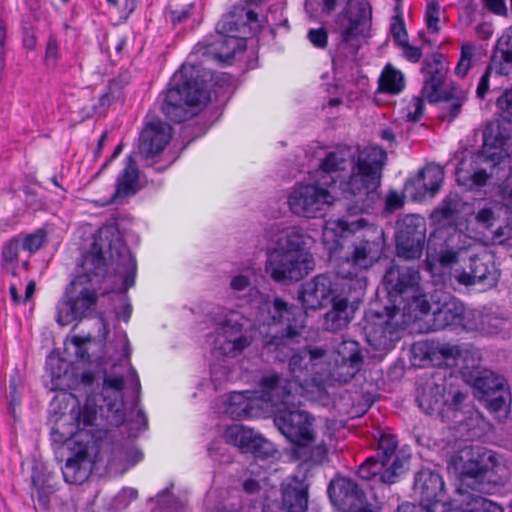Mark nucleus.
<instances>
[{
	"label": "nucleus",
	"mask_w": 512,
	"mask_h": 512,
	"mask_svg": "<svg viewBox=\"0 0 512 512\" xmlns=\"http://www.w3.org/2000/svg\"><path fill=\"white\" fill-rule=\"evenodd\" d=\"M425 104L422 98L414 97L409 106L408 112L406 113V119L409 122H417L421 119L424 113Z\"/></svg>",
	"instance_id": "obj_53"
},
{
	"label": "nucleus",
	"mask_w": 512,
	"mask_h": 512,
	"mask_svg": "<svg viewBox=\"0 0 512 512\" xmlns=\"http://www.w3.org/2000/svg\"><path fill=\"white\" fill-rule=\"evenodd\" d=\"M46 241V232L42 229L34 233L26 235L21 239L22 249L28 251L30 254L37 252Z\"/></svg>",
	"instance_id": "obj_46"
},
{
	"label": "nucleus",
	"mask_w": 512,
	"mask_h": 512,
	"mask_svg": "<svg viewBox=\"0 0 512 512\" xmlns=\"http://www.w3.org/2000/svg\"><path fill=\"white\" fill-rule=\"evenodd\" d=\"M305 315L302 311L301 327L289 341L275 345V348L269 347V343L276 336H282L286 333L284 324H273L270 327L276 328V332L269 336L264 343V348L275 353V359L285 361L288 359V369L293 381L299 386L301 392L308 389L310 384L320 380L322 375V366L327 361V350L322 347L311 346L302 338L301 333L304 329Z\"/></svg>",
	"instance_id": "obj_8"
},
{
	"label": "nucleus",
	"mask_w": 512,
	"mask_h": 512,
	"mask_svg": "<svg viewBox=\"0 0 512 512\" xmlns=\"http://www.w3.org/2000/svg\"><path fill=\"white\" fill-rule=\"evenodd\" d=\"M493 460L494 455L490 451L482 454L478 452L477 458H469L461 467L462 481L467 482L468 479H471L475 483H481L491 468L488 462L492 465Z\"/></svg>",
	"instance_id": "obj_34"
},
{
	"label": "nucleus",
	"mask_w": 512,
	"mask_h": 512,
	"mask_svg": "<svg viewBox=\"0 0 512 512\" xmlns=\"http://www.w3.org/2000/svg\"><path fill=\"white\" fill-rule=\"evenodd\" d=\"M505 380L496 373L484 370L475 379L474 386L483 397H490L491 394H497L504 390Z\"/></svg>",
	"instance_id": "obj_39"
},
{
	"label": "nucleus",
	"mask_w": 512,
	"mask_h": 512,
	"mask_svg": "<svg viewBox=\"0 0 512 512\" xmlns=\"http://www.w3.org/2000/svg\"><path fill=\"white\" fill-rule=\"evenodd\" d=\"M421 72L424 76L422 96L431 104L441 102V119L452 122L461 113L466 98L462 93L456 94L454 90L443 88L447 74L443 54L434 52L427 56L423 61Z\"/></svg>",
	"instance_id": "obj_12"
},
{
	"label": "nucleus",
	"mask_w": 512,
	"mask_h": 512,
	"mask_svg": "<svg viewBox=\"0 0 512 512\" xmlns=\"http://www.w3.org/2000/svg\"><path fill=\"white\" fill-rule=\"evenodd\" d=\"M313 418L305 411L281 409L274 416V423L279 431L294 444L293 454L299 461L320 464L326 456L324 446L309 449L314 439Z\"/></svg>",
	"instance_id": "obj_11"
},
{
	"label": "nucleus",
	"mask_w": 512,
	"mask_h": 512,
	"mask_svg": "<svg viewBox=\"0 0 512 512\" xmlns=\"http://www.w3.org/2000/svg\"><path fill=\"white\" fill-rule=\"evenodd\" d=\"M254 272L246 268L231 277L229 289L231 295L240 300V305H248L252 310L254 321L259 325L271 326L273 324H284L286 333L276 336L269 343V347L289 341L301 327L302 309L289 304L280 297H270L261 293L252 285L251 278Z\"/></svg>",
	"instance_id": "obj_6"
},
{
	"label": "nucleus",
	"mask_w": 512,
	"mask_h": 512,
	"mask_svg": "<svg viewBox=\"0 0 512 512\" xmlns=\"http://www.w3.org/2000/svg\"><path fill=\"white\" fill-rule=\"evenodd\" d=\"M307 37L311 44L316 48L323 49L327 46L328 36L327 32L323 28L310 29Z\"/></svg>",
	"instance_id": "obj_54"
},
{
	"label": "nucleus",
	"mask_w": 512,
	"mask_h": 512,
	"mask_svg": "<svg viewBox=\"0 0 512 512\" xmlns=\"http://www.w3.org/2000/svg\"><path fill=\"white\" fill-rule=\"evenodd\" d=\"M413 491L419 496L424 511L430 512L431 506L444 501V480L429 468L421 469L415 474Z\"/></svg>",
	"instance_id": "obj_26"
},
{
	"label": "nucleus",
	"mask_w": 512,
	"mask_h": 512,
	"mask_svg": "<svg viewBox=\"0 0 512 512\" xmlns=\"http://www.w3.org/2000/svg\"><path fill=\"white\" fill-rule=\"evenodd\" d=\"M172 128L167 123L157 122L148 124L139 139V151L146 159L160 154L169 143Z\"/></svg>",
	"instance_id": "obj_29"
},
{
	"label": "nucleus",
	"mask_w": 512,
	"mask_h": 512,
	"mask_svg": "<svg viewBox=\"0 0 512 512\" xmlns=\"http://www.w3.org/2000/svg\"><path fill=\"white\" fill-rule=\"evenodd\" d=\"M398 440L390 433H381L375 455L368 457L359 467L358 475L365 480L378 477L384 484L397 482L404 472L405 459L396 454Z\"/></svg>",
	"instance_id": "obj_13"
},
{
	"label": "nucleus",
	"mask_w": 512,
	"mask_h": 512,
	"mask_svg": "<svg viewBox=\"0 0 512 512\" xmlns=\"http://www.w3.org/2000/svg\"><path fill=\"white\" fill-rule=\"evenodd\" d=\"M346 287L351 289L352 283L348 278L343 279L338 270L336 274H319L302 284L299 299L305 309L317 310L345 293Z\"/></svg>",
	"instance_id": "obj_15"
},
{
	"label": "nucleus",
	"mask_w": 512,
	"mask_h": 512,
	"mask_svg": "<svg viewBox=\"0 0 512 512\" xmlns=\"http://www.w3.org/2000/svg\"><path fill=\"white\" fill-rule=\"evenodd\" d=\"M275 452L276 450L274 445L261 435H258L251 450L249 451V453H251L255 458L259 459H267Z\"/></svg>",
	"instance_id": "obj_47"
},
{
	"label": "nucleus",
	"mask_w": 512,
	"mask_h": 512,
	"mask_svg": "<svg viewBox=\"0 0 512 512\" xmlns=\"http://www.w3.org/2000/svg\"><path fill=\"white\" fill-rule=\"evenodd\" d=\"M109 273L120 281L112 291L124 294L135 284L137 262L114 227L100 228L91 249L81 262V272L66 288L57 304V322L66 326L90 317L96 309L98 291Z\"/></svg>",
	"instance_id": "obj_2"
},
{
	"label": "nucleus",
	"mask_w": 512,
	"mask_h": 512,
	"mask_svg": "<svg viewBox=\"0 0 512 512\" xmlns=\"http://www.w3.org/2000/svg\"><path fill=\"white\" fill-rule=\"evenodd\" d=\"M404 205L403 197L395 191H391L386 197V209L395 211Z\"/></svg>",
	"instance_id": "obj_60"
},
{
	"label": "nucleus",
	"mask_w": 512,
	"mask_h": 512,
	"mask_svg": "<svg viewBox=\"0 0 512 512\" xmlns=\"http://www.w3.org/2000/svg\"><path fill=\"white\" fill-rule=\"evenodd\" d=\"M387 315L371 313L366 316L363 331L368 344L379 352L386 353L392 350L400 339L397 323L393 322L392 308L386 307Z\"/></svg>",
	"instance_id": "obj_20"
},
{
	"label": "nucleus",
	"mask_w": 512,
	"mask_h": 512,
	"mask_svg": "<svg viewBox=\"0 0 512 512\" xmlns=\"http://www.w3.org/2000/svg\"><path fill=\"white\" fill-rule=\"evenodd\" d=\"M496 106L508 122H512V89H506L498 97Z\"/></svg>",
	"instance_id": "obj_51"
},
{
	"label": "nucleus",
	"mask_w": 512,
	"mask_h": 512,
	"mask_svg": "<svg viewBox=\"0 0 512 512\" xmlns=\"http://www.w3.org/2000/svg\"><path fill=\"white\" fill-rule=\"evenodd\" d=\"M258 435L252 429L239 424L229 426L224 433L226 442L237 446L243 453H249Z\"/></svg>",
	"instance_id": "obj_36"
},
{
	"label": "nucleus",
	"mask_w": 512,
	"mask_h": 512,
	"mask_svg": "<svg viewBox=\"0 0 512 512\" xmlns=\"http://www.w3.org/2000/svg\"><path fill=\"white\" fill-rule=\"evenodd\" d=\"M403 50V56L406 60L412 63H417L422 57V49L420 47L412 46L408 40L398 45Z\"/></svg>",
	"instance_id": "obj_56"
},
{
	"label": "nucleus",
	"mask_w": 512,
	"mask_h": 512,
	"mask_svg": "<svg viewBox=\"0 0 512 512\" xmlns=\"http://www.w3.org/2000/svg\"><path fill=\"white\" fill-rule=\"evenodd\" d=\"M464 501L466 512H504L500 505L478 494H468Z\"/></svg>",
	"instance_id": "obj_42"
},
{
	"label": "nucleus",
	"mask_w": 512,
	"mask_h": 512,
	"mask_svg": "<svg viewBox=\"0 0 512 512\" xmlns=\"http://www.w3.org/2000/svg\"><path fill=\"white\" fill-rule=\"evenodd\" d=\"M194 4L190 3L181 9H175L170 11V20L173 25L181 24L186 22L192 15Z\"/></svg>",
	"instance_id": "obj_55"
},
{
	"label": "nucleus",
	"mask_w": 512,
	"mask_h": 512,
	"mask_svg": "<svg viewBox=\"0 0 512 512\" xmlns=\"http://www.w3.org/2000/svg\"><path fill=\"white\" fill-rule=\"evenodd\" d=\"M261 401L257 391H234L225 401L224 412L234 420L256 418L263 412Z\"/></svg>",
	"instance_id": "obj_27"
},
{
	"label": "nucleus",
	"mask_w": 512,
	"mask_h": 512,
	"mask_svg": "<svg viewBox=\"0 0 512 512\" xmlns=\"http://www.w3.org/2000/svg\"><path fill=\"white\" fill-rule=\"evenodd\" d=\"M21 246V239L18 236L12 237L9 239L4 245L2 249V259L6 263H17L18 262V253Z\"/></svg>",
	"instance_id": "obj_48"
},
{
	"label": "nucleus",
	"mask_w": 512,
	"mask_h": 512,
	"mask_svg": "<svg viewBox=\"0 0 512 512\" xmlns=\"http://www.w3.org/2000/svg\"><path fill=\"white\" fill-rule=\"evenodd\" d=\"M265 238L273 245L267 254L265 270L275 282H296L314 269L307 237L300 229L273 224L266 229Z\"/></svg>",
	"instance_id": "obj_7"
},
{
	"label": "nucleus",
	"mask_w": 512,
	"mask_h": 512,
	"mask_svg": "<svg viewBox=\"0 0 512 512\" xmlns=\"http://www.w3.org/2000/svg\"><path fill=\"white\" fill-rule=\"evenodd\" d=\"M333 299L329 303L331 309L325 313L324 326L329 331H338L347 326L353 317L354 310L350 305L347 292Z\"/></svg>",
	"instance_id": "obj_32"
},
{
	"label": "nucleus",
	"mask_w": 512,
	"mask_h": 512,
	"mask_svg": "<svg viewBox=\"0 0 512 512\" xmlns=\"http://www.w3.org/2000/svg\"><path fill=\"white\" fill-rule=\"evenodd\" d=\"M139 186V170L133 156L125 158V166L116 178L115 192L111 197L112 202L135 195Z\"/></svg>",
	"instance_id": "obj_31"
},
{
	"label": "nucleus",
	"mask_w": 512,
	"mask_h": 512,
	"mask_svg": "<svg viewBox=\"0 0 512 512\" xmlns=\"http://www.w3.org/2000/svg\"><path fill=\"white\" fill-rule=\"evenodd\" d=\"M240 319L239 313L229 311L217 320V335L213 347L219 354L236 357L250 345L248 337L243 334Z\"/></svg>",
	"instance_id": "obj_18"
},
{
	"label": "nucleus",
	"mask_w": 512,
	"mask_h": 512,
	"mask_svg": "<svg viewBox=\"0 0 512 512\" xmlns=\"http://www.w3.org/2000/svg\"><path fill=\"white\" fill-rule=\"evenodd\" d=\"M488 402V408L494 412L502 410L506 406V398L503 395V390L497 394H491L490 397H484Z\"/></svg>",
	"instance_id": "obj_59"
},
{
	"label": "nucleus",
	"mask_w": 512,
	"mask_h": 512,
	"mask_svg": "<svg viewBox=\"0 0 512 512\" xmlns=\"http://www.w3.org/2000/svg\"><path fill=\"white\" fill-rule=\"evenodd\" d=\"M512 78V26L498 39L490 64L480 77L476 96L484 99L489 91V79L492 73Z\"/></svg>",
	"instance_id": "obj_23"
},
{
	"label": "nucleus",
	"mask_w": 512,
	"mask_h": 512,
	"mask_svg": "<svg viewBox=\"0 0 512 512\" xmlns=\"http://www.w3.org/2000/svg\"><path fill=\"white\" fill-rule=\"evenodd\" d=\"M246 49V38L241 34H222L205 37L199 41L189 55V59L203 62L205 59H215L221 62L232 60L238 51Z\"/></svg>",
	"instance_id": "obj_17"
},
{
	"label": "nucleus",
	"mask_w": 512,
	"mask_h": 512,
	"mask_svg": "<svg viewBox=\"0 0 512 512\" xmlns=\"http://www.w3.org/2000/svg\"><path fill=\"white\" fill-rule=\"evenodd\" d=\"M425 358L430 361L447 362L449 360H456L462 355V349L459 345L440 341H428L421 346Z\"/></svg>",
	"instance_id": "obj_35"
},
{
	"label": "nucleus",
	"mask_w": 512,
	"mask_h": 512,
	"mask_svg": "<svg viewBox=\"0 0 512 512\" xmlns=\"http://www.w3.org/2000/svg\"><path fill=\"white\" fill-rule=\"evenodd\" d=\"M404 87V76L401 71L387 64L379 78V90L390 94H398Z\"/></svg>",
	"instance_id": "obj_38"
},
{
	"label": "nucleus",
	"mask_w": 512,
	"mask_h": 512,
	"mask_svg": "<svg viewBox=\"0 0 512 512\" xmlns=\"http://www.w3.org/2000/svg\"><path fill=\"white\" fill-rule=\"evenodd\" d=\"M431 298L436 299V301L432 305L429 303V310L425 313H417L418 317L423 314L427 315V331L457 330L463 304L455 297L444 292H436Z\"/></svg>",
	"instance_id": "obj_22"
},
{
	"label": "nucleus",
	"mask_w": 512,
	"mask_h": 512,
	"mask_svg": "<svg viewBox=\"0 0 512 512\" xmlns=\"http://www.w3.org/2000/svg\"><path fill=\"white\" fill-rule=\"evenodd\" d=\"M444 171L438 165H428L418 173V183L430 196L435 195L443 182Z\"/></svg>",
	"instance_id": "obj_37"
},
{
	"label": "nucleus",
	"mask_w": 512,
	"mask_h": 512,
	"mask_svg": "<svg viewBox=\"0 0 512 512\" xmlns=\"http://www.w3.org/2000/svg\"><path fill=\"white\" fill-rule=\"evenodd\" d=\"M372 10L369 4L358 2L344 10L339 16L341 41L357 50L359 37H368L371 28Z\"/></svg>",
	"instance_id": "obj_21"
},
{
	"label": "nucleus",
	"mask_w": 512,
	"mask_h": 512,
	"mask_svg": "<svg viewBox=\"0 0 512 512\" xmlns=\"http://www.w3.org/2000/svg\"><path fill=\"white\" fill-rule=\"evenodd\" d=\"M241 25L244 26V23H241L235 14H225L216 24L215 32L222 34H241Z\"/></svg>",
	"instance_id": "obj_45"
},
{
	"label": "nucleus",
	"mask_w": 512,
	"mask_h": 512,
	"mask_svg": "<svg viewBox=\"0 0 512 512\" xmlns=\"http://www.w3.org/2000/svg\"><path fill=\"white\" fill-rule=\"evenodd\" d=\"M486 8L498 15L505 14L507 11L504 0H483Z\"/></svg>",
	"instance_id": "obj_62"
},
{
	"label": "nucleus",
	"mask_w": 512,
	"mask_h": 512,
	"mask_svg": "<svg viewBox=\"0 0 512 512\" xmlns=\"http://www.w3.org/2000/svg\"><path fill=\"white\" fill-rule=\"evenodd\" d=\"M327 492L330 500L340 506L343 512H376L367 503L363 489L348 477L332 480Z\"/></svg>",
	"instance_id": "obj_24"
},
{
	"label": "nucleus",
	"mask_w": 512,
	"mask_h": 512,
	"mask_svg": "<svg viewBox=\"0 0 512 512\" xmlns=\"http://www.w3.org/2000/svg\"><path fill=\"white\" fill-rule=\"evenodd\" d=\"M435 389L437 390L436 394H433V388L425 389L417 398L420 409L427 415L444 411V395L439 391L438 386H435Z\"/></svg>",
	"instance_id": "obj_41"
},
{
	"label": "nucleus",
	"mask_w": 512,
	"mask_h": 512,
	"mask_svg": "<svg viewBox=\"0 0 512 512\" xmlns=\"http://www.w3.org/2000/svg\"><path fill=\"white\" fill-rule=\"evenodd\" d=\"M466 398V394L460 392V391H457L453 397H452V401L450 403H447L445 401V404L444 406L447 407V411H452V412H457L460 408V405L463 403V401L465 400Z\"/></svg>",
	"instance_id": "obj_63"
},
{
	"label": "nucleus",
	"mask_w": 512,
	"mask_h": 512,
	"mask_svg": "<svg viewBox=\"0 0 512 512\" xmlns=\"http://www.w3.org/2000/svg\"><path fill=\"white\" fill-rule=\"evenodd\" d=\"M396 252L405 260L419 259L426 242V221L416 214L405 215L396 223Z\"/></svg>",
	"instance_id": "obj_16"
},
{
	"label": "nucleus",
	"mask_w": 512,
	"mask_h": 512,
	"mask_svg": "<svg viewBox=\"0 0 512 512\" xmlns=\"http://www.w3.org/2000/svg\"><path fill=\"white\" fill-rule=\"evenodd\" d=\"M501 159L502 154L496 148L493 151L484 148L481 152L472 155L469 163L467 160H462L456 169L458 184L467 190L483 187L492 176V172L489 173L487 168L481 167V164L486 163L490 168H494Z\"/></svg>",
	"instance_id": "obj_19"
},
{
	"label": "nucleus",
	"mask_w": 512,
	"mask_h": 512,
	"mask_svg": "<svg viewBox=\"0 0 512 512\" xmlns=\"http://www.w3.org/2000/svg\"><path fill=\"white\" fill-rule=\"evenodd\" d=\"M260 390L257 391L262 401L263 410L268 406H287L294 403V394H302L299 386L293 381L282 377L278 373H270L261 378Z\"/></svg>",
	"instance_id": "obj_25"
},
{
	"label": "nucleus",
	"mask_w": 512,
	"mask_h": 512,
	"mask_svg": "<svg viewBox=\"0 0 512 512\" xmlns=\"http://www.w3.org/2000/svg\"><path fill=\"white\" fill-rule=\"evenodd\" d=\"M437 233L444 240V249L439 252L438 258L440 264H464L461 271L454 272V278L459 284H478L484 288L496 286L501 273L492 252L484 249L477 252L474 238L456 228L440 230Z\"/></svg>",
	"instance_id": "obj_5"
},
{
	"label": "nucleus",
	"mask_w": 512,
	"mask_h": 512,
	"mask_svg": "<svg viewBox=\"0 0 512 512\" xmlns=\"http://www.w3.org/2000/svg\"><path fill=\"white\" fill-rule=\"evenodd\" d=\"M57 57H58V40L54 34H50L47 39L45 58L48 63L50 61L55 63L57 60Z\"/></svg>",
	"instance_id": "obj_58"
},
{
	"label": "nucleus",
	"mask_w": 512,
	"mask_h": 512,
	"mask_svg": "<svg viewBox=\"0 0 512 512\" xmlns=\"http://www.w3.org/2000/svg\"><path fill=\"white\" fill-rule=\"evenodd\" d=\"M390 33L395 44L398 46L408 40L404 19L400 16H393L390 24Z\"/></svg>",
	"instance_id": "obj_50"
},
{
	"label": "nucleus",
	"mask_w": 512,
	"mask_h": 512,
	"mask_svg": "<svg viewBox=\"0 0 512 512\" xmlns=\"http://www.w3.org/2000/svg\"><path fill=\"white\" fill-rule=\"evenodd\" d=\"M503 207L496 202L479 204L470 216V224L475 225L480 233L490 231L500 219Z\"/></svg>",
	"instance_id": "obj_33"
},
{
	"label": "nucleus",
	"mask_w": 512,
	"mask_h": 512,
	"mask_svg": "<svg viewBox=\"0 0 512 512\" xmlns=\"http://www.w3.org/2000/svg\"><path fill=\"white\" fill-rule=\"evenodd\" d=\"M228 369L224 365H213L210 369V377L214 383H220L226 379Z\"/></svg>",
	"instance_id": "obj_61"
},
{
	"label": "nucleus",
	"mask_w": 512,
	"mask_h": 512,
	"mask_svg": "<svg viewBox=\"0 0 512 512\" xmlns=\"http://www.w3.org/2000/svg\"><path fill=\"white\" fill-rule=\"evenodd\" d=\"M89 447L85 445L71 447L73 456L69 457L61 468L66 483L80 485L89 478L90 468L87 462Z\"/></svg>",
	"instance_id": "obj_30"
},
{
	"label": "nucleus",
	"mask_w": 512,
	"mask_h": 512,
	"mask_svg": "<svg viewBox=\"0 0 512 512\" xmlns=\"http://www.w3.org/2000/svg\"><path fill=\"white\" fill-rule=\"evenodd\" d=\"M309 484L298 476L287 478L281 484L280 512H306Z\"/></svg>",
	"instance_id": "obj_28"
},
{
	"label": "nucleus",
	"mask_w": 512,
	"mask_h": 512,
	"mask_svg": "<svg viewBox=\"0 0 512 512\" xmlns=\"http://www.w3.org/2000/svg\"><path fill=\"white\" fill-rule=\"evenodd\" d=\"M161 111L171 121L181 123L196 113L191 108L201 109L210 100L204 76L196 63L183 64L174 73L168 88L160 96Z\"/></svg>",
	"instance_id": "obj_9"
},
{
	"label": "nucleus",
	"mask_w": 512,
	"mask_h": 512,
	"mask_svg": "<svg viewBox=\"0 0 512 512\" xmlns=\"http://www.w3.org/2000/svg\"><path fill=\"white\" fill-rule=\"evenodd\" d=\"M363 362L360 344L355 340H343L329 357L327 368L322 367L320 380L338 384L348 383L360 371Z\"/></svg>",
	"instance_id": "obj_14"
},
{
	"label": "nucleus",
	"mask_w": 512,
	"mask_h": 512,
	"mask_svg": "<svg viewBox=\"0 0 512 512\" xmlns=\"http://www.w3.org/2000/svg\"><path fill=\"white\" fill-rule=\"evenodd\" d=\"M462 209V200L457 193H449L434 209L431 217L435 221L449 220L458 214Z\"/></svg>",
	"instance_id": "obj_40"
},
{
	"label": "nucleus",
	"mask_w": 512,
	"mask_h": 512,
	"mask_svg": "<svg viewBox=\"0 0 512 512\" xmlns=\"http://www.w3.org/2000/svg\"><path fill=\"white\" fill-rule=\"evenodd\" d=\"M124 379L122 376L105 375L99 392L87 395L84 406L73 408L69 414H61L51 428L53 443L71 447L90 446L98 426L119 427L125 422Z\"/></svg>",
	"instance_id": "obj_3"
},
{
	"label": "nucleus",
	"mask_w": 512,
	"mask_h": 512,
	"mask_svg": "<svg viewBox=\"0 0 512 512\" xmlns=\"http://www.w3.org/2000/svg\"><path fill=\"white\" fill-rule=\"evenodd\" d=\"M131 430L130 436H137L139 432H142L148 427V419L145 412L142 409L137 411L135 419L130 422Z\"/></svg>",
	"instance_id": "obj_57"
},
{
	"label": "nucleus",
	"mask_w": 512,
	"mask_h": 512,
	"mask_svg": "<svg viewBox=\"0 0 512 512\" xmlns=\"http://www.w3.org/2000/svg\"><path fill=\"white\" fill-rule=\"evenodd\" d=\"M386 151L378 145L357 149H337L328 152L317 170V184L296 186L288 197L293 214L306 218L322 216L334 197L324 187L338 186L348 201L349 216L371 213L380 201L379 188Z\"/></svg>",
	"instance_id": "obj_1"
},
{
	"label": "nucleus",
	"mask_w": 512,
	"mask_h": 512,
	"mask_svg": "<svg viewBox=\"0 0 512 512\" xmlns=\"http://www.w3.org/2000/svg\"><path fill=\"white\" fill-rule=\"evenodd\" d=\"M476 47L471 42H466L461 46V53L458 63L455 67V74L463 78L467 75L473 66V57L475 56Z\"/></svg>",
	"instance_id": "obj_43"
},
{
	"label": "nucleus",
	"mask_w": 512,
	"mask_h": 512,
	"mask_svg": "<svg viewBox=\"0 0 512 512\" xmlns=\"http://www.w3.org/2000/svg\"><path fill=\"white\" fill-rule=\"evenodd\" d=\"M440 5L436 1L428 2L426 8V25L431 33L439 31L438 23L440 21Z\"/></svg>",
	"instance_id": "obj_49"
},
{
	"label": "nucleus",
	"mask_w": 512,
	"mask_h": 512,
	"mask_svg": "<svg viewBox=\"0 0 512 512\" xmlns=\"http://www.w3.org/2000/svg\"><path fill=\"white\" fill-rule=\"evenodd\" d=\"M459 318L460 323L457 324L455 332H474L478 331L481 327L477 314L472 310H466L464 306Z\"/></svg>",
	"instance_id": "obj_44"
},
{
	"label": "nucleus",
	"mask_w": 512,
	"mask_h": 512,
	"mask_svg": "<svg viewBox=\"0 0 512 512\" xmlns=\"http://www.w3.org/2000/svg\"><path fill=\"white\" fill-rule=\"evenodd\" d=\"M503 199L507 202V206L512 207V177H508L504 187L502 188Z\"/></svg>",
	"instance_id": "obj_64"
},
{
	"label": "nucleus",
	"mask_w": 512,
	"mask_h": 512,
	"mask_svg": "<svg viewBox=\"0 0 512 512\" xmlns=\"http://www.w3.org/2000/svg\"><path fill=\"white\" fill-rule=\"evenodd\" d=\"M494 244L512 247V220L504 226H499L491 238Z\"/></svg>",
	"instance_id": "obj_52"
},
{
	"label": "nucleus",
	"mask_w": 512,
	"mask_h": 512,
	"mask_svg": "<svg viewBox=\"0 0 512 512\" xmlns=\"http://www.w3.org/2000/svg\"><path fill=\"white\" fill-rule=\"evenodd\" d=\"M350 217L328 221L324 237H334L328 248L329 259L336 262L339 275L352 283L360 270L371 267L381 257L385 239L381 227L370 225L363 217Z\"/></svg>",
	"instance_id": "obj_4"
},
{
	"label": "nucleus",
	"mask_w": 512,
	"mask_h": 512,
	"mask_svg": "<svg viewBox=\"0 0 512 512\" xmlns=\"http://www.w3.org/2000/svg\"><path fill=\"white\" fill-rule=\"evenodd\" d=\"M383 283L393 299V310H402L404 315L414 318L429 310L418 267L394 264L386 270Z\"/></svg>",
	"instance_id": "obj_10"
}]
</instances>
